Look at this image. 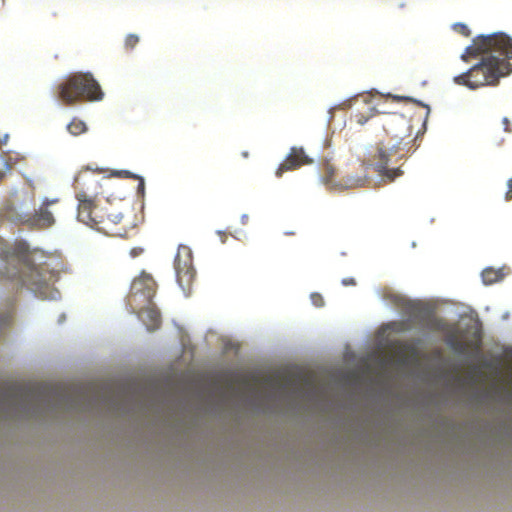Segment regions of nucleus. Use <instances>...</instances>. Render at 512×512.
I'll return each instance as SVG.
<instances>
[{
    "label": "nucleus",
    "instance_id": "obj_1",
    "mask_svg": "<svg viewBox=\"0 0 512 512\" xmlns=\"http://www.w3.org/2000/svg\"><path fill=\"white\" fill-rule=\"evenodd\" d=\"M485 53L481 61L467 72L454 78L455 83L476 89L495 85L500 77L512 71V43L504 34L478 36L466 48V54L476 56Z\"/></svg>",
    "mask_w": 512,
    "mask_h": 512
},
{
    "label": "nucleus",
    "instance_id": "obj_2",
    "mask_svg": "<svg viewBox=\"0 0 512 512\" xmlns=\"http://www.w3.org/2000/svg\"><path fill=\"white\" fill-rule=\"evenodd\" d=\"M91 168L82 169L74 178V188L78 200L77 218L80 222L108 236L123 237L126 234L122 224V215L111 205L100 207L94 198L88 194H97L98 181L90 173Z\"/></svg>",
    "mask_w": 512,
    "mask_h": 512
},
{
    "label": "nucleus",
    "instance_id": "obj_3",
    "mask_svg": "<svg viewBox=\"0 0 512 512\" xmlns=\"http://www.w3.org/2000/svg\"><path fill=\"white\" fill-rule=\"evenodd\" d=\"M57 99L66 106L103 99L104 93L90 72H74L67 75L55 87Z\"/></svg>",
    "mask_w": 512,
    "mask_h": 512
},
{
    "label": "nucleus",
    "instance_id": "obj_4",
    "mask_svg": "<svg viewBox=\"0 0 512 512\" xmlns=\"http://www.w3.org/2000/svg\"><path fill=\"white\" fill-rule=\"evenodd\" d=\"M0 258L5 261V271L0 278L16 281L19 286H37L40 283L38 268L34 265L21 262L19 259L11 265L10 259H14L12 252L6 241L0 237Z\"/></svg>",
    "mask_w": 512,
    "mask_h": 512
},
{
    "label": "nucleus",
    "instance_id": "obj_5",
    "mask_svg": "<svg viewBox=\"0 0 512 512\" xmlns=\"http://www.w3.org/2000/svg\"><path fill=\"white\" fill-rule=\"evenodd\" d=\"M60 396L54 390L46 389V387H27L21 385H13L6 391L5 398L9 403L19 404L24 407L31 416L39 413V405L44 400H49Z\"/></svg>",
    "mask_w": 512,
    "mask_h": 512
},
{
    "label": "nucleus",
    "instance_id": "obj_6",
    "mask_svg": "<svg viewBox=\"0 0 512 512\" xmlns=\"http://www.w3.org/2000/svg\"><path fill=\"white\" fill-rule=\"evenodd\" d=\"M398 153V146L386 147L383 144H378L374 151L369 154L368 163L380 176L388 182H392L403 175V171L400 167L389 168V165L395 162L394 158H396V160L404 158V154L397 156Z\"/></svg>",
    "mask_w": 512,
    "mask_h": 512
},
{
    "label": "nucleus",
    "instance_id": "obj_7",
    "mask_svg": "<svg viewBox=\"0 0 512 512\" xmlns=\"http://www.w3.org/2000/svg\"><path fill=\"white\" fill-rule=\"evenodd\" d=\"M157 290V284L154 278L146 273L141 272L131 284L130 292L127 297L128 305L131 309L141 308L145 304L152 302Z\"/></svg>",
    "mask_w": 512,
    "mask_h": 512
},
{
    "label": "nucleus",
    "instance_id": "obj_8",
    "mask_svg": "<svg viewBox=\"0 0 512 512\" xmlns=\"http://www.w3.org/2000/svg\"><path fill=\"white\" fill-rule=\"evenodd\" d=\"M177 282L183 290L190 289L195 278L193 266V255L191 249L186 245H180L174 260Z\"/></svg>",
    "mask_w": 512,
    "mask_h": 512
},
{
    "label": "nucleus",
    "instance_id": "obj_9",
    "mask_svg": "<svg viewBox=\"0 0 512 512\" xmlns=\"http://www.w3.org/2000/svg\"><path fill=\"white\" fill-rule=\"evenodd\" d=\"M58 203V198H44L40 206L35 209L32 214L25 215L23 225L34 230L49 229L56 222L54 212L51 207Z\"/></svg>",
    "mask_w": 512,
    "mask_h": 512
},
{
    "label": "nucleus",
    "instance_id": "obj_10",
    "mask_svg": "<svg viewBox=\"0 0 512 512\" xmlns=\"http://www.w3.org/2000/svg\"><path fill=\"white\" fill-rule=\"evenodd\" d=\"M313 162L303 148L292 147L286 156L285 160L279 165L275 174L277 177H282L284 172L299 169L303 165H308Z\"/></svg>",
    "mask_w": 512,
    "mask_h": 512
},
{
    "label": "nucleus",
    "instance_id": "obj_11",
    "mask_svg": "<svg viewBox=\"0 0 512 512\" xmlns=\"http://www.w3.org/2000/svg\"><path fill=\"white\" fill-rule=\"evenodd\" d=\"M134 313L141 317L143 323L149 331L158 329L161 325V314L152 302L145 304L141 308L132 309Z\"/></svg>",
    "mask_w": 512,
    "mask_h": 512
},
{
    "label": "nucleus",
    "instance_id": "obj_12",
    "mask_svg": "<svg viewBox=\"0 0 512 512\" xmlns=\"http://www.w3.org/2000/svg\"><path fill=\"white\" fill-rule=\"evenodd\" d=\"M24 219L25 215L18 213L16 207L10 202L5 203L0 208V222L8 220L15 224L23 225Z\"/></svg>",
    "mask_w": 512,
    "mask_h": 512
},
{
    "label": "nucleus",
    "instance_id": "obj_13",
    "mask_svg": "<svg viewBox=\"0 0 512 512\" xmlns=\"http://www.w3.org/2000/svg\"><path fill=\"white\" fill-rule=\"evenodd\" d=\"M504 276L505 274L502 269H494L492 267L485 268L481 273L482 280L486 285L497 283L501 281Z\"/></svg>",
    "mask_w": 512,
    "mask_h": 512
},
{
    "label": "nucleus",
    "instance_id": "obj_14",
    "mask_svg": "<svg viewBox=\"0 0 512 512\" xmlns=\"http://www.w3.org/2000/svg\"><path fill=\"white\" fill-rule=\"evenodd\" d=\"M447 344L457 353L466 354L470 349V343L457 339L455 336L449 337Z\"/></svg>",
    "mask_w": 512,
    "mask_h": 512
},
{
    "label": "nucleus",
    "instance_id": "obj_15",
    "mask_svg": "<svg viewBox=\"0 0 512 512\" xmlns=\"http://www.w3.org/2000/svg\"><path fill=\"white\" fill-rule=\"evenodd\" d=\"M14 311V305H11V307L5 313H0V336L12 325Z\"/></svg>",
    "mask_w": 512,
    "mask_h": 512
},
{
    "label": "nucleus",
    "instance_id": "obj_16",
    "mask_svg": "<svg viewBox=\"0 0 512 512\" xmlns=\"http://www.w3.org/2000/svg\"><path fill=\"white\" fill-rule=\"evenodd\" d=\"M67 129L68 131L74 135V136H78L82 133H84L87 129L86 127V124L79 120V119H76L74 118L67 126Z\"/></svg>",
    "mask_w": 512,
    "mask_h": 512
},
{
    "label": "nucleus",
    "instance_id": "obj_17",
    "mask_svg": "<svg viewBox=\"0 0 512 512\" xmlns=\"http://www.w3.org/2000/svg\"><path fill=\"white\" fill-rule=\"evenodd\" d=\"M334 175H335V168L332 165L326 163L323 166V171H322L323 183L326 185H330L333 182Z\"/></svg>",
    "mask_w": 512,
    "mask_h": 512
},
{
    "label": "nucleus",
    "instance_id": "obj_18",
    "mask_svg": "<svg viewBox=\"0 0 512 512\" xmlns=\"http://www.w3.org/2000/svg\"><path fill=\"white\" fill-rule=\"evenodd\" d=\"M366 182H367V177H357V178L349 177V178H347V180L345 182V186L347 188L363 187V186H365Z\"/></svg>",
    "mask_w": 512,
    "mask_h": 512
},
{
    "label": "nucleus",
    "instance_id": "obj_19",
    "mask_svg": "<svg viewBox=\"0 0 512 512\" xmlns=\"http://www.w3.org/2000/svg\"><path fill=\"white\" fill-rule=\"evenodd\" d=\"M139 42V37L136 34H128L124 41L125 49L132 50Z\"/></svg>",
    "mask_w": 512,
    "mask_h": 512
},
{
    "label": "nucleus",
    "instance_id": "obj_20",
    "mask_svg": "<svg viewBox=\"0 0 512 512\" xmlns=\"http://www.w3.org/2000/svg\"><path fill=\"white\" fill-rule=\"evenodd\" d=\"M454 30L465 37H469L471 32L467 25L463 23H456L453 26Z\"/></svg>",
    "mask_w": 512,
    "mask_h": 512
},
{
    "label": "nucleus",
    "instance_id": "obj_21",
    "mask_svg": "<svg viewBox=\"0 0 512 512\" xmlns=\"http://www.w3.org/2000/svg\"><path fill=\"white\" fill-rule=\"evenodd\" d=\"M264 383L271 388H282V384L276 377H267L264 379Z\"/></svg>",
    "mask_w": 512,
    "mask_h": 512
},
{
    "label": "nucleus",
    "instance_id": "obj_22",
    "mask_svg": "<svg viewBox=\"0 0 512 512\" xmlns=\"http://www.w3.org/2000/svg\"><path fill=\"white\" fill-rule=\"evenodd\" d=\"M373 114L364 115L362 113H357L353 116L354 121L359 125H364L367 121L372 117Z\"/></svg>",
    "mask_w": 512,
    "mask_h": 512
},
{
    "label": "nucleus",
    "instance_id": "obj_23",
    "mask_svg": "<svg viewBox=\"0 0 512 512\" xmlns=\"http://www.w3.org/2000/svg\"><path fill=\"white\" fill-rule=\"evenodd\" d=\"M430 328L434 330L443 331L445 328V323L441 319L433 318L430 321Z\"/></svg>",
    "mask_w": 512,
    "mask_h": 512
},
{
    "label": "nucleus",
    "instance_id": "obj_24",
    "mask_svg": "<svg viewBox=\"0 0 512 512\" xmlns=\"http://www.w3.org/2000/svg\"><path fill=\"white\" fill-rule=\"evenodd\" d=\"M393 99L396 100V101H405V102H414L420 106H423V107H426L427 108V113L426 115L429 114V107L427 105H424L422 104L420 101H416L410 97H405V96H393Z\"/></svg>",
    "mask_w": 512,
    "mask_h": 512
},
{
    "label": "nucleus",
    "instance_id": "obj_25",
    "mask_svg": "<svg viewBox=\"0 0 512 512\" xmlns=\"http://www.w3.org/2000/svg\"><path fill=\"white\" fill-rule=\"evenodd\" d=\"M311 301H312L313 305L316 307H322L324 305V299H323L322 295L319 293H312Z\"/></svg>",
    "mask_w": 512,
    "mask_h": 512
},
{
    "label": "nucleus",
    "instance_id": "obj_26",
    "mask_svg": "<svg viewBox=\"0 0 512 512\" xmlns=\"http://www.w3.org/2000/svg\"><path fill=\"white\" fill-rule=\"evenodd\" d=\"M507 186H508V190L505 194V199L507 201H510V200H512V178L508 180Z\"/></svg>",
    "mask_w": 512,
    "mask_h": 512
},
{
    "label": "nucleus",
    "instance_id": "obj_27",
    "mask_svg": "<svg viewBox=\"0 0 512 512\" xmlns=\"http://www.w3.org/2000/svg\"><path fill=\"white\" fill-rule=\"evenodd\" d=\"M143 252L142 248H134L131 250L130 254L132 257H137Z\"/></svg>",
    "mask_w": 512,
    "mask_h": 512
},
{
    "label": "nucleus",
    "instance_id": "obj_28",
    "mask_svg": "<svg viewBox=\"0 0 512 512\" xmlns=\"http://www.w3.org/2000/svg\"><path fill=\"white\" fill-rule=\"evenodd\" d=\"M344 285H355V280L353 278H346L342 280Z\"/></svg>",
    "mask_w": 512,
    "mask_h": 512
},
{
    "label": "nucleus",
    "instance_id": "obj_29",
    "mask_svg": "<svg viewBox=\"0 0 512 512\" xmlns=\"http://www.w3.org/2000/svg\"><path fill=\"white\" fill-rule=\"evenodd\" d=\"M5 175H6V172H4V171L0 172V183L2 182L3 178L5 177Z\"/></svg>",
    "mask_w": 512,
    "mask_h": 512
},
{
    "label": "nucleus",
    "instance_id": "obj_30",
    "mask_svg": "<svg viewBox=\"0 0 512 512\" xmlns=\"http://www.w3.org/2000/svg\"><path fill=\"white\" fill-rule=\"evenodd\" d=\"M63 401H64V403H65V404H69L70 406H73L70 400H68V399H63Z\"/></svg>",
    "mask_w": 512,
    "mask_h": 512
},
{
    "label": "nucleus",
    "instance_id": "obj_31",
    "mask_svg": "<svg viewBox=\"0 0 512 512\" xmlns=\"http://www.w3.org/2000/svg\"><path fill=\"white\" fill-rule=\"evenodd\" d=\"M242 156L244 158H247L249 156V153L247 151L242 152Z\"/></svg>",
    "mask_w": 512,
    "mask_h": 512
},
{
    "label": "nucleus",
    "instance_id": "obj_32",
    "mask_svg": "<svg viewBox=\"0 0 512 512\" xmlns=\"http://www.w3.org/2000/svg\"><path fill=\"white\" fill-rule=\"evenodd\" d=\"M93 172H98V173H100V172H102V170H101V169H95V170H93Z\"/></svg>",
    "mask_w": 512,
    "mask_h": 512
}]
</instances>
